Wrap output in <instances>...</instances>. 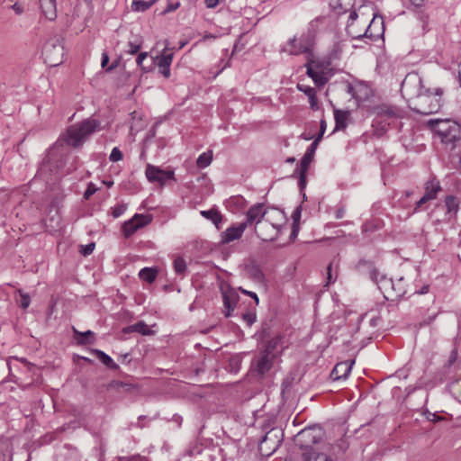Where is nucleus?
<instances>
[{
  "label": "nucleus",
  "mask_w": 461,
  "mask_h": 461,
  "mask_svg": "<svg viewBox=\"0 0 461 461\" xmlns=\"http://www.w3.org/2000/svg\"><path fill=\"white\" fill-rule=\"evenodd\" d=\"M421 83L417 75H408L402 83L401 92L409 96L410 107L416 113L429 115L438 113L442 106L444 89L424 88Z\"/></svg>",
  "instance_id": "1"
},
{
  "label": "nucleus",
  "mask_w": 461,
  "mask_h": 461,
  "mask_svg": "<svg viewBox=\"0 0 461 461\" xmlns=\"http://www.w3.org/2000/svg\"><path fill=\"white\" fill-rule=\"evenodd\" d=\"M266 214L264 203H258L253 204L246 212L247 222L249 223V227L254 226L255 234L262 241H274L278 238L281 231L275 228L273 223L265 221Z\"/></svg>",
  "instance_id": "2"
},
{
  "label": "nucleus",
  "mask_w": 461,
  "mask_h": 461,
  "mask_svg": "<svg viewBox=\"0 0 461 461\" xmlns=\"http://www.w3.org/2000/svg\"><path fill=\"white\" fill-rule=\"evenodd\" d=\"M429 126L446 149L453 150L461 140V125L453 120H429Z\"/></svg>",
  "instance_id": "3"
},
{
  "label": "nucleus",
  "mask_w": 461,
  "mask_h": 461,
  "mask_svg": "<svg viewBox=\"0 0 461 461\" xmlns=\"http://www.w3.org/2000/svg\"><path fill=\"white\" fill-rule=\"evenodd\" d=\"M101 122L89 117L69 126L63 136L67 145L75 149L81 147L89 137L100 130Z\"/></svg>",
  "instance_id": "4"
},
{
  "label": "nucleus",
  "mask_w": 461,
  "mask_h": 461,
  "mask_svg": "<svg viewBox=\"0 0 461 461\" xmlns=\"http://www.w3.org/2000/svg\"><path fill=\"white\" fill-rule=\"evenodd\" d=\"M55 149H51L48 154L47 158H45L41 164L38 171L37 176L44 180L45 182H50L52 180L58 179L61 175H65L70 172V168L64 169V165L62 161H60L56 166L52 165V160L54 159Z\"/></svg>",
  "instance_id": "5"
},
{
  "label": "nucleus",
  "mask_w": 461,
  "mask_h": 461,
  "mask_svg": "<svg viewBox=\"0 0 461 461\" xmlns=\"http://www.w3.org/2000/svg\"><path fill=\"white\" fill-rule=\"evenodd\" d=\"M324 432L321 428L317 426L308 427L302 429L295 438V444L302 452L308 448L319 447V443L322 440Z\"/></svg>",
  "instance_id": "6"
},
{
  "label": "nucleus",
  "mask_w": 461,
  "mask_h": 461,
  "mask_svg": "<svg viewBox=\"0 0 461 461\" xmlns=\"http://www.w3.org/2000/svg\"><path fill=\"white\" fill-rule=\"evenodd\" d=\"M313 45L314 41L312 40V36L303 32L299 37L294 36L288 40L281 48V51L294 56L300 54L309 55L312 54Z\"/></svg>",
  "instance_id": "7"
},
{
  "label": "nucleus",
  "mask_w": 461,
  "mask_h": 461,
  "mask_svg": "<svg viewBox=\"0 0 461 461\" xmlns=\"http://www.w3.org/2000/svg\"><path fill=\"white\" fill-rule=\"evenodd\" d=\"M283 430L280 428H272L259 441L258 450L262 456H270L280 447L283 440Z\"/></svg>",
  "instance_id": "8"
},
{
  "label": "nucleus",
  "mask_w": 461,
  "mask_h": 461,
  "mask_svg": "<svg viewBox=\"0 0 461 461\" xmlns=\"http://www.w3.org/2000/svg\"><path fill=\"white\" fill-rule=\"evenodd\" d=\"M45 62L50 67H56L62 63L64 48L59 39L48 41L43 49Z\"/></svg>",
  "instance_id": "9"
},
{
  "label": "nucleus",
  "mask_w": 461,
  "mask_h": 461,
  "mask_svg": "<svg viewBox=\"0 0 461 461\" xmlns=\"http://www.w3.org/2000/svg\"><path fill=\"white\" fill-rule=\"evenodd\" d=\"M145 176L149 182L158 183L160 185H166L168 180H175L173 170H163L159 167L151 164L147 165Z\"/></svg>",
  "instance_id": "10"
},
{
  "label": "nucleus",
  "mask_w": 461,
  "mask_h": 461,
  "mask_svg": "<svg viewBox=\"0 0 461 461\" xmlns=\"http://www.w3.org/2000/svg\"><path fill=\"white\" fill-rule=\"evenodd\" d=\"M248 227H249V223L247 222V216L245 215L243 221L231 224L221 233V243L229 244L234 240H240Z\"/></svg>",
  "instance_id": "11"
},
{
  "label": "nucleus",
  "mask_w": 461,
  "mask_h": 461,
  "mask_svg": "<svg viewBox=\"0 0 461 461\" xmlns=\"http://www.w3.org/2000/svg\"><path fill=\"white\" fill-rule=\"evenodd\" d=\"M240 300V295L236 289L229 287L222 291L223 313L229 318L232 315L236 305Z\"/></svg>",
  "instance_id": "12"
},
{
  "label": "nucleus",
  "mask_w": 461,
  "mask_h": 461,
  "mask_svg": "<svg viewBox=\"0 0 461 461\" xmlns=\"http://www.w3.org/2000/svg\"><path fill=\"white\" fill-rule=\"evenodd\" d=\"M377 285L386 300L393 301L396 298H401L405 294L403 288H399L398 292L395 294H393L394 283L391 278H387L385 276H381L380 282Z\"/></svg>",
  "instance_id": "13"
},
{
  "label": "nucleus",
  "mask_w": 461,
  "mask_h": 461,
  "mask_svg": "<svg viewBox=\"0 0 461 461\" xmlns=\"http://www.w3.org/2000/svg\"><path fill=\"white\" fill-rule=\"evenodd\" d=\"M377 116L386 119H398L403 117V111L397 106L383 104L375 107Z\"/></svg>",
  "instance_id": "14"
},
{
  "label": "nucleus",
  "mask_w": 461,
  "mask_h": 461,
  "mask_svg": "<svg viewBox=\"0 0 461 461\" xmlns=\"http://www.w3.org/2000/svg\"><path fill=\"white\" fill-rule=\"evenodd\" d=\"M264 211L267 212V214L265 215V221L273 223L275 228L281 231L282 228L286 222L284 212L274 208L271 210L268 208H264Z\"/></svg>",
  "instance_id": "15"
},
{
  "label": "nucleus",
  "mask_w": 461,
  "mask_h": 461,
  "mask_svg": "<svg viewBox=\"0 0 461 461\" xmlns=\"http://www.w3.org/2000/svg\"><path fill=\"white\" fill-rule=\"evenodd\" d=\"M274 358L273 356L260 350L255 365L256 371L261 375L267 373L273 366Z\"/></svg>",
  "instance_id": "16"
},
{
  "label": "nucleus",
  "mask_w": 461,
  "mask_h": 461,
  "mask_svg": "<svg viewBox=\"0 0 461 461\" xmlns=\"http://www.w3.org/2000/svg\"><path fill=\"white\" fill-rule=\"evenodd\" d=\"M353 363L354 361H352L350 364L348 361L338 363L330 373V379L333 381L347 379L350 374Z\"/></svg>",
  "instance_id": "17"
},
{
  "label": "nucleus",
  "mask_w": 461,
  "mask_h": 461,
  "mask_svg": "<svg viewBox=\"0 0 461 461\" xmlns=\"http://www.w3.org/2000/svg\"><path fill=\"white\" fill-rule=\"evenodd\" d=\"M460 200L455 195H447L445 198V206L447 208L446 218L450 221L456 218L459 211Z\"/></svg>",
  "instance_id": "18"
},
{
  "label": "nucleus",
  "mask_w": 461,
  "mask_h": 461,
  "mask_svg": "<svg viewBox=\"0 0 461 461\" xmlns=\"http://www.w3.org/2000/svg\"><path fill=\"white\" fill-rule=\"evenodd\" d=\"M39 2L45 18L49 21H54L57 17L56 0H40Z\"/></svg>",
  "instance_id": "19"
},
{
  "label": "nucleus",
  "mask_w": 461,
  "mask_h": 461,
  "mask_svg": "<svg viewBox=\"0 0 461 461\" xmlns=\"http://www.w3.org/2000/svg\"><path fill=\"white\" fill-rule=\"evenodd\" d=\"M326 21L327 19L324 16H319L313 19L312 21L310 22L307 31L304 32V33L312 36V40H313L314 41L316 34L319 32L324 30Z\"/></svg>",
  "instance_id": "20"
},
{
  "label": "nucleus",
  "mask_w": 461,
  "mask_h": 461,
  "mask_svg": "<svg viewBox=\"0 0 461 461\" xmlns=\"http://www.w3.org/2000/svg\"><path fill=\"white\" fill-rule=\"evenodd\" d=\"M350 113L348 111L334 109V131H344L348 126Z\"/></svg>",
  "instance_id": "21"
},
{
  "label": "nucleus",
  "mask_w": 461,
  "mask_h": 461,
  "mask_svg": "<svg viewBox=\"0 0 461 461\" xmlns=\"http://www.w3.org/2000/svg\"><path fill=\"white\" fill-rule=\"evenodd\" d=\"M355 5V0H330V6L338 14H345L350 11Z\"/></svg>",
  "instance_id": "22"
},
{
  "label": "nucleus",
  "mask_w": 461,
  "mask_h": 461,
  "mask_svg": "<svg viewBox=\"0 0 461 461\" xmlns=\"http://www.w3.org/2000/svg\"><path fill=\"white\" fill-rule=\"evenodd\" d=\"M425 195L431 200L437 198L438 192L441 190L440 183L436 178H431L425 183Z\"/></svg>",
  "instance_id": "23"
},
{
  "label": "nucleus",
  "mask_w": 461,
  "mask_h": 461,
  "mask_svg": "<svg viewBox=\"0 0 461 461\" xmlns=\"http://www.w3.org/2000/svg\"><path fill=\"white\" fill-rule=\"evenodd\" d=\"M173 58H174V53L167 44L166 47L164 48V50L161 51L160 55H158L155 58L154 62L157 65V67L163 66V65L164 66L171 65L172 61H173Z\"/></svg>",
  "instance_id": "24"
},
{
  "label": "nucleus",
  "mask_w": 461,
  "mask_h": 461,
  "mask_svg": "<svg viewBox=\"0 0 461 461\" xmlns=\"http://www.w3.org/2000/svg\"><path fill=\"white\" fill-rule=\"evenodd\" d=\"M317 142H312L307 149L303 157L301 159L300 165L298 167L303 168V170H308L310 164L312 163L315 151L317 149Z\"/></svg>",
  "instance_id": "25"
},
{
  "label": "nucleus",
  "mask_w": 461,
  "mask_h": 461,
  "mask_svg": "<svg viewBox=\"0 0 461 461\" xmlns=\"http://www.w3.org/2000/svg\"><path fill=\"white\" fill-rule=\"evenodd\" d=\"M75 339L78 345H87L92 344L95 341V333L92 330H86L85 332H80L73 328Z\"/></svg>",
  "instance_id": "26"
},
{
  "label": "nucleus",
  "mask_w": 461,
  "mask_h": 461,
  "mask_svg": "<svg viewBox=\"0 0 461 461\" xmlns=\"http://www.w3.org/2000/svg\"><path fill=\"white\" fill-rule=\"evenodd\" d=\"M358 267H366L369 270V277L376 285L379 284L381 276H383L374 266L371 261L361 259L358 264Z\"/></svg>",
  "instance_id": "27"
},
{
  "label": "nucleus",
  "mask_w": 461,
  "mask_h": 461,
  "mask_svg": "<svg viewBox=\"0 0 461 461\" xmlns=\"http://www.w3.org/2000/svg\"><path fill=\"white\" fill-rule=\"evenodd\" d=\"M283 342V337L280 335L275 336L271 339H269L267 344L265 345V348L262 349L264 352L273 356L276 357V351L278 349L279 347H281Z\"/></svg>",
  "instance_id": "28"
},
{
  "label": "nucleus",
  "mask_w": 461,
  "mask_h": 461,
  "mask_svg": "<svg viewBox=\"0 0 461 461\" xmlns=\"http://www.w3.org/2000/svg\"><path fill=\"white\" fill-rule=\"evenodd\" d=\"M200 213L205 219L210 220L218 230L220 229V224L222 221V216L218 210L212 208L206 211H201Z\"/></svg>",
  "instance_id": "29"
},
{
  "label": "nucleus",
  "mask_w": 461,
  "mask_h": 461,
  "mask_svg": "<svg viewBox=\"0 0 461 461\" xmlns=\"http://www.w3.org/2000/svg\"><path fill=\"white\" fill-rule=\"evenodd\" d=\"M94 353L97 357V358L108 368L112 370L119 369V366L113 360V358L109 355H107L104 351L100 349H95Z\"/></svg>",
  "instance_id": "30"
},
{
  "label": "nucleus",
  "mask_w": 461,
  "mask_h": 461,
  "mask_svg": "<svg viewBox=\"0 0 461 461\" xmlns=\"http://www.w3.org/2000/svg\"><path fill=\"white\" fill-rule=\"evenodd\" d=\"M326 454L321 451L319 447L308 448L307 451L301 453V461H319L320 456H325Z\"/></svg>",
  "instance_id": "31"
},
{
  "label": "nucleus",
  "mask_w": 461,
  "mask_h": 461,
  "mask_svg": "<svg viewBox=\"0 0 461 461\" xmlns=\"http://www.w3.org/2000/svg\"><path fill=\"white\" fill-rule=\"evenodd\" d=\"M156 2L157 0H133L131 7L133 12H145L149 10Z\"/></svg>",
  "instance_id": "32"
},
{
  "label": "nucleus",
  "mask_w": 461,
  "mask_h": 461,
  "mask_svg": "<svg viewBox=\"0 0 461 461\" xmlns=\"http://www.w3.org/2000/svg\"><path fill=\"white\" fill-rule=\"evenodd\" d=\"M306 74L314 81V83L318 86H322L327 82V78L322 74L314 70L312 67L308 65Z\"/></svg>",
  "instance_id": "33"
},
{
  "label": "nucleus",
  "mask_w": 461,
  "mask_h": 461,
  "mask_svg": "<svg viewBox=\"0 0 461 461\" xmlns=\"http://www.w3.org/2000/svg\"><path fill=\"white\" fill-rule=\"evenodd\" d=\"M157 275V270L150 267H144L139 273L140 278L149 284H151L155 281Z\"/></svg>",
  "instance_id": "34"
},
{
  "label": "nucleus",
  "mask_w": 461,
  "mask_h": 461,
  "mask_svg": "<svg viewBox=\"0 0 461 461\" xmlns=\"http://www.w3.org/2000/svg\"><path fill=\"white\" fill-rule=\"evenodd\" d=\"M108 390L114 389L119 392H130L133 388V384L122 381H112L108 386Z\"/></svg>",
  "instance_id": "35"
},
{
  "label": "nucleus",
  "mask_w": 461,
  "mask_h": 461,
  "mask_svg": "<svg viewBox=\"0 0 461 461\" xmlns=\"http://www.w3.org/2000/svg\"><path fill=\"white\" fill-rule=\"evenodd\" d=\"M212 160V151L208 150L206 152L202 153L199 155L196 160L197 167L199 168H205L207 167Z\"/></svg>",
  "instance_id": "36"
},
{
  "label": "nucleus",
  "mask_w": 461,
  "mask_h": 461,
  "mask_svg": "<svg viewBox=\"0 0 461 461\" xmlns=\"http://www.w3.org/2000/svg\"><path fill=\"white\" fill-rule=\"evenodd\" d=\"M131 220L133 221V224L136 225V227L139 230V229L148 225L152 221V217L150 215H148V214H139V213H136L131 218Z\"/></svg>",
  "instance_id": "37"
},
{
  "label": "nucleus",
  "mask_w": 461,
  "mask_h": 461,
  "mask_svg": "<svg viewBox=\"0 0 461 461\" xmlns=\"http://www.w3.org/2000/svg\"><path fill=\"white\" fill-rule=\"evenodd\" d=\"M174 270L179 276H184L186 271V262L182 257H177L173 262Z\"/></svg>",
  "instance_id": "38"
},
{
  "label": "nucleus",
  "mask_w": 461,
  "mask_h": 461,
  "mask_svg": "<svg viewBox=\"0 0 461 461\" xmlns=\"http://www.w3.org/2000/svg\"><path fill=\"white\" fill-rule=\"evenodd\" d=\"M138 230V228L136 225L133 224L132 220H129L124 222L122 226V231L126 238L131 237L132 234H134Z\"/></svg>",
  "instance_id": "39"
},
{
  "label": "nucleus",
  "mask_w": 461,
  "mask_h": 461,
  "mask_svg": "<svg viewBox=\"0 0 461 461\" xmlns=\"http://www.w3.org/2000/svg\"><path fill=\"white\" fill-rule=\"evenodd\" d=\"M131 328L133 331H136L142 335L150 334V330H149V326L144 321H139V322L135 323L134 325H132Z\"/></svg>",
  "instance_id": "40"
},
{
  "label": "nucleus",
  "mask_w": 461,
  "mask_h": 461,
  "mask_svg": "<svg viewBox=\"0 0 461 461\" xmlns=\"http://www.w3.org/2000/svg\"><path fill=\"white\" fill-rule=\"evenodd\" d=\"M142 41L141 40H135V41H130L127 44L128 50L127 53L129 54H136L141 48Z\"/></svg>",
  "instance_id": "41"
},
{
  "label": "nucleus",
  "mask_w": 461,
  "mask_h": 461,
  "mask_svg": "<svg viewBox=\"0 0 461 461\" xmlns=\"http://www.w3.org/2000/svg\"><path fill=\"white\" fill-rule=\"evenodd\" d=\"M296 173L299 174L298 185H299L301 191H303L305 188V186H306V173H307V170H303V168L297 167L294 170V174H296Z\"/></svg>",
  "instance_id": "42"
},
{
  "label": "nucleus",
  "mask_w": 461,
  "mask_h": 461,
  "mask_svg": "<svg viewBox=\"0 0 461 461\" xmlns=\"http://www.w3.org/2000/svg\"><path fill=\"white\" fill-rule=\"evenodd\" d=\"M21 299L19 301V306L23 309H27L31 303V298L28 294L23 293L22 290L18 291Z\"/></svg>",
  "instance_id": "43"
},
{
  "label": "nucleus",
  "mask_w": 461,
  "mask_h": 461,
  "mask_svg": "<svg viewBox=\"0 0 461 461\" xmlns=\"http://www.w3.org/2000/svg\"><path fill=\"white\" fill-rule=\"evenodd\" d=\"M241 318L248 326H251L256 321L257 315L255 312L249 311L247 312H243L241 314Z\"/></svg>",
  "instance_id": "44"
},
{
  "label": "nucleus",
  "mask_w": 461,
  "mask_h": 461,
  "mask_svg": "<svg viewBox=\"0 0 461 461\" xmlns=\"http://www.w3.org/2000/svg\"><path fill=\"white\" fill-rule=\"evenodd\" d=\"M127 209L125 204H117L114 207H112V215L113 218H119L122 216Z\"/></svg>",
  "instance_id": "45"
},
{
  "label": "nucleus",
  "mask_w": 461,
  "mask_h": 461,
  "mask_svg": "<svg viewBox=\"0 0 461 461\" xmlns=\"http://www.w3.org/2000/svg\"><path fill=\"white\" fill-rule=\"evenodd\" d=\"M123 158V154L122 152L119 149V148L117 147H114L113 149H112V152L109 156V159L112 161V162H117V161H120L122 160Z\"/></svg>",
  "instance_id": "46"
},
{
  "label": "nucleus",
  "mask_w": 461,
  "mask_h": 461,
  "mask_svg": "<svg viewBox=\"0 0 461 461\" xmlns=\"http://www.w3.org/2000/svg\"><path fill=\"white\" fill-rule=\"evenodd\" d=\"M95 248V244L94 242H91L85 246L82 245L79 251L83 256L86 257L93 253Z\"/></svg>",
  "instance_id": "47"
},
{
  "label": "nucleus",
  "mask_w": 461,
  "mask_h": 461,
  "mask_svg": "<svg viewBox=\"0 0 461 461\" xmlns=\"http://www.w3.org/2000/svg\"><path fill=\"white\" fill-rule=\"evenodd\" d=\"M297 88L299 91L304 93L308 96V98L316 94L315 89L309 86L298 84Z\"/></svg>",
  "instance_id": "48"
},
{
  "label": "nucleus",
  "mask_w": 461,
  "mask_h": 461,
  "mask_svg": "<svg viewBox=\"0 0 461 461\" xmlns=\"http://www.w3.org/2000/svg\"><path fill=\"white\" fill-rule=\"evenodd\" d=\"M171 65H166V66H159L158 67V73L162 75L165 78H169L171 76V70H170Z\"/></svg>",
  "instance_id": "49"
},
{
  "label": "nucleus",
  "mask_w": 461,
  "mask_h": 461,
  "mask_svg": "<svg viewBox=\"0 0 461 461\" xmlns=\"http://www.w3.org/2000/svg\"><path fill=\"white\" fill-rule=\"evenodd\" d=\"M250 274L258 281H261L264 277L262 271L258 267H252Z\"/></svg>",
  "instance_id": "50"
},
{
  "label": "nucleus",
  "mask_w": 461,
  "mask_h": 461,
  "mask_svg": "<svg viewBox=\"0 0 461 461\" xmlns=\"http://www.w3.org/2000/svg\"><path fill=\"white\" fill-rule=\"evenodd\" d=\"M147 57H148V52H140V53H139V55L137 56V59H136L137 65L139 67H140L143 71H147L142 65L143 61L147 59Z\"/></svg>",
  "instance_id": "51"
},
{
  "label": "nucleus",
  "mask_w": 461,
  "mask_h": 461,
  "mask_svg": "<svg viewBox=\"0 0 461 461\" xmlns=\"http://www.w3.org/2000/svg\"><path fill=\"white\" fill-rule=\"evenodd\" d=\"M239 290L242 294L250 296L255 301L256 305H258L259 303V299H258V294L256 293L251 292V291H248L246 289H243L242 287H239Z\"/></svg>",
  "instance_id": "52"
},
{
  "label": "nucleus",
  "mask_w": 461,
  "mask_h": 461,
  "mask_svg": "<svg viewBox=\"0 0 461 461\" xmlns=\"http://www.w3.org/2000/svg\"><path fill=\"white\" fill-rule=\"evenodd\" d=\"M179 6H180L179 2L168 3L167 5L166 6L165 10L163 11V14H168V13L174 12L176 9H178Z\"/></svg>",
  "instance_id": "53"
},
{
  "label": "nucleus",
  "mask_w": 461,
  "mask_h": 461,
  "mask_svg": "<svg viewBox=\"0 0 461 461\" xmlns=\"http://www.w3.org/2000/svg\"><path fill=\"white\" fill-rule=\"evenodd\" d=\"M429 201H431V199L429 198V196H426L425 194H423V196L416 203L414 211L417 212V211L420 210L422 205L425 204L426 203H428Z\"/></svg>",
  "instance_id": "54"
},
{
  "label": "nucleus",
  "mask_w": 461,
  "mask_h": 461,
  "mask_svg": "<svg viewBox=\"0 0 461 461\" xmlns=\"http://www.w3.org/2000/svg\"><path fill=\"white\" fill-rule=\"evenodd\" d=\"M346 214V208L344 205H339L335 211L336 219H342Z\"/></svg>",
  "instance_id": "55"
},
{
  "label": "nucleus",
  "mask_w": 461,
  "mask_h": 461,
  "mask_svg": "<svg viewBox=\"0 0 461 461\" xmlns=\"http://www.w3.org/2000/svg\"><path fill=\"white\" fill-rule=\"evenodd\" d=\"M95 191L96 189L95 188V186L92 184H90L84 193V198L86 200L89 199L95 193Z\"/></svg>",
  "instance_id": "56"
},
{
  "label": "nucleus",
  "mask_w": 461,
  "mask_h": 461,
  "mask_svg": "<svg viewBox=\"0 0 461 461\" xmlns=\"http://www.w3.org/2000/svg\"><path fill=\"white\" fill-rule=\"evenodd\" d=\"M223 1L224 0H204V5L207 8L213 9Z\"/></svg>",
  "instance_id": "57"
},
{
  "label": "nucleus",
  "mask_w": 461,
  "mask_h": 461,
  "mask_svg": "<svg viewBox=\"0 0 461 461\" xmlns=\"http://www.w3.org/2000/svg\"><path fill=\"white\" fill-rule=\"evenodd\" d=\"M456 357H457V351L456 348H454L451 353H450V356L448 357V360H447V366H451L456 360Z\"/></svg>",
  "instance_id": "58"
},
{
  "label": "nucleus",
  "mask_w": 461,
  "mask_h": 461,
  "mask_svg": "<svg viewBox=\"0 0 461 461\" xmlns=\"http://www.w3.org/2000/svg\"><path fill=\"white\" fill-rule=\"evenodd\" d=\"M301 212H302L301 206L296 207V209L293 212L292 218L294 221V224H296V222L300 220Z\"/></svg>",
  "instance_id": "59"
},
{
  "label": "nucleus",
  "mask_w": 461,
  "mask_h": 461,
  "mask_svg": "<svg viewBox=\"0 0 461 461\" xmlns=\"http://www.w3.org/2000/svg\"><path fill=\"white\" fill-rule=\"evenodd\" d=\"M436 317H437V314L429 316L428 318H426L422 321H420L419 326L424 327V326L429 325L430 323H432L435 321Z\"/></svg>",
  "instance_id": "60"
},
{
  "label": "nucleus",
  "mask_w": 461,
  "mask_h": 461,
  "mask_svg": "<svg viewBox=\"0 0 461 461\" xmlns=\"http://www.w3.org/2000/svg\"><path fill=\"white\" fill-rule=\"evenodd\" d=\"M309 103L312 109L317 110L319 108L316 94L309 97Z\"/></svg>",
  "instance_id": "61"
},
{
  "label": "nucleus",
  "mask_w": 461,
  "mask_h": 461,
  "mask_svg": "<svg viewBox=\"0 0 461 461\" xmlns=\"http://www.w3.org/2000/svg\"><path fill=\"white\" fill-rule=\"evenodd\" d=\"M331 269H332V263H330L328 267H327V285L330 283H333L335 280H336V276L333 278L332 277V274H331Z\"/></svg>",
  "instance_id": "62"
},
{
  "label": "nucleus",
  "mask_w": 461,
  "mask_h": 461,
  "mask_svg": "<svg viewBox=\"0 0 461 461\" xmlns=\"http://www.w3.org/2000/svg\"><path fill=\"white\" fill-rule=\"evenodd\" d=\"M419 19L420 20V22L422 23V29L423 30H426V27L428 25V20H429V17L427 14H423V13H420L419 14Z\"/></svg>",
  "instance_id": "63"
},
{
  "label": "nucleus",
  "mask_w": 461,
  "mask_h": 461,
  "mask_svg": "<svg viewBox=\"0 0 461 461\" xmlns=\"http://www.w3.org/2000/svg\"><path fill=\"white\" fill-rule=\"evenodd\" d=\"M125 461H146V458L144 456H141L140 455H135L130 457H124Z\"/></svg>",
  "instance_id": "64"
}]
</instances>
